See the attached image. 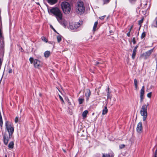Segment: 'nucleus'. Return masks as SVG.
<instances>
[{
  "label": "nucleus",
  "instance_id": "nucleus-1",
  "mask_svg": "<svg viewBox=\"0 0 157 157\" xmlns=\"http://www.w3.org/2000/svg\"><path fill=\"white\" fill-rule=\"evenodd\" d=\"M50 12L52 14L58 22L61 24L65 25V21L63 17V14L58 8L53 7L50 10Z\"/></svg>",
  "mask_w": 157,
  "mask_h": 157
},
{
  "label": "nucleus",
  "instance_id": "nucleus-2",
  "mask_svg": "<svg viewBox=\"0 0 157 157\" xmlns=\"http://www.w3.org/2000/svg\"><path fill=\"white\" fill-rule=\"evenodd\" d=\"M62 9L63 13L65 14L69 13L71 11V6L68 2H63L61 4Z\"/></svg>",
  "mask_w": 157,
  "mask_h": 157
},
{
  "label": "nucleus",
  "instance_id": "nucleus-3",
  "mask_svg": "<svg viewBox=\"0 0 157 157\" xmlns=\"http://www.w3.org/2000/svg\"><path fill=\"white\" fill-rule=\"evenodd\" d=\"M149 105L148 103H147V104H144L140 110V113L141 115L143 117L144 121H145L147 117V107Z\"/></svg>",
  "mask_w": 157,
  "mask_h": 157
},
{
  "label": "nucleus",
  "instance_id": "nucleus-4",
  "mask_svg": "<svg viewBox=\"0 0 157 157\" xmlns=\"http://www.w3.org/2000/svg\"><path fill=\"white\" fill-rule=\"evenodd\" d=\"M76 8L79 13H83L85 11V8L83 2L81 1H78L76 6Z\"/></svg>",
  "mask_w": 157,
  "mask_h": 157
},
{
  "label": "nucleus",
  "instance_id": "nucleus-5",
  "mask_svg": "<svg viewBox=\"0 0 157 157\" xmlns=\"http://www.w3.org/2000/svg\"><path fill=\"white\" fill-rule=\"evenodd\" d=\"M5 126L9 132L10 136H11L14 132L13 125L10 124L8 121H6L5 122Z\"/></svg>",
  "mask_w": 157,
  "mask_h": 157
},
{
  "label": "nucleus",
  "instance_id": "nucleus-6",
  "mask_svg": "<svg viewBox=\"0 0 157 157\" xmlns=\"http://www.w3.org/2000/svg\"><path fill=\"white\" fill-rule=\"evenodd\" d=\"M82 24V22L79 21L70 25H69V28L71 30L74 31L79 27Z\"/></svg>",
  "mask_w": 157,
  "mask_h": 157
},
{
  "label": "nucleus",
  "instance_id": "nucleus-7",
  "mask_svg": "<svg viewBox=\"0 0 157 157\" xmlns=\"http://www.w3.org/2000/svg\"><path fill=\"white\" fill-rule=\"evenodd\" d=\"M33 64L35 68H38L42 67L43 66L42 62L37 59H35L34 60Z\"/></svg>",
  "mask_w": 157,
  "mask_h": 157
},
{
  "label": "nucleus",
  "instance_id": "nucleus-8",
  "mask_svg": "<svg viewBox=\"0 0 157 157\" xmlns=\"http://www.w3.org/2000/svg\"><path fill=\"white\" fill-rule=\"evenodd\" d=\"M153 51V49H151L145 53H143L141 55V57H143L144 59H147L151 55Z\"/></svg>",
  "mask_w": 157,
  "mask_h": 157
},
{
  "label": "nucleus",
  "instance_id": "nucleus-9",
  "mask_svg": "<svg viewBox=\"0 0 157 157\" xmlns=\"http://www.w3.org/2000/svg\"><path fill=\"white\" fill-rule=\"evenodd\" d=\"M136 129L137 132L139 134L143 132V127L141 122L138 124Z\"/></svg>",
  "mask_w": 157,
  "mask_h": 157
},
{
  "label": "nucleus",
  "instance_id": "nucleus-10",
  "mask_svg": "<svg viewBox=\"0 0 157 157\" xmlns=\"http://www.w3.org/2000/svg\"><path fill=\"white\" fill-rule=\"evenodd\" d=\"M144 86H142L140 91V102L141 103L143 101V99L144 98Z\"/></svg>",
  "mask_w": 157,
  "mask_h": 157
},
{
  "label": "nucleus",
  "instance_id": "nucleus-11",
  "mask_svg": "<svg viewBox=\"0 0 157 157\" xmlns=\"http://www.w3.org/2000/svg\"><path fill=\"white\" fill-rule=\"evenodd\" d=\"M91 94V91L89 89H87L86 90V92L85 94V96L86 98V100H88Z\"/></svg>",
  "mask_w": 157,
  "mask_h": 157
},
{
  "label": "nucleus",
  "instance_id": "nucleus-12",
  "mask_svg": "<svg viewBox=\"0 0 157 157\" xmlns=\"http://www.w3.org/2000/svg\"><path fill=\"white\" fill-rule=\"evenodd\" d=\"M9 138L8 137H6L5 136H3V142L4 144L6 145L8 144Z\"/></svg>",
  "mask_w": 157,
  "mask_h": 157
},
{
  "label": "nucleus",
  "instance_id": "nucleus-13",
  "mask_svg": "<svg viewBox=\"0 0 157 157\" xmlns=\"http://www.w3.org/2000/svg\"><path fill=\"white\" fill-rule=\"evenodd\" d=\"M48 2L51 5H53L56 3L58 0H47Z\"/></svg>",
  "mask_w": 157,
  "mask_h": 157
},
{
  "label": "nucleus",
  "instance_id": "nucleus-14",
  "mask_svg": "<svg viewBox=\"0 0 157 157\" xmlns=\"http://www.w3.org/2000/svg\"><path fill=\"white\" fill-rule=\"evenodd\" d=\"M51 54V52L49 51H45L44 54V57L47 58L49 57Z\"/></svg>",
  "mask_w": 157,
  "mask_h": 157
},
{
  "label": "nucleus",
  "instance_id": "nucleus-15",
  "mask_svg": "<svg viewBox=\"0 0 157 157\" xmlns=\"http://www.w3.org/2000/svg\"><path fill=\"white\" fill-rule=\"evenodd\" d=\"M88 113V111L87 110L84 111L82 113V115L83 118H85L86 117Z\"/></svg>",
  "mask_w": 157,
  "mask_h": 157
},
{
  "label": "nucleus",
  "instance_id": "nucleus-16",
  "mask_svg": "<svg viewBox=\"0 0 157 157\" xmlns=\"http://www.w3.org/2000/svg\"><path fill=\"white\" fill-rule=\"evenodd\" d=\"M14 142L13 141L10 142L8 145V147L9 148L12 149L14 147Z\"/></svg>",
  "mask_w": 157,
  "mask_h": 157
},
{
  "label": "nucleus",
  "instance_id": "nucleus-17",
  "mask_svg": "<svg viewBox=\"0 0 157 157\" xmlns=\"http://www.w3.org/2000/svg\"><path fill=\"white\" fill-rule=\"evenodd\" d=\"M98 21H96L94 23V26L93 27V31L94 32L96 29V28H97V25L98 24Z\"/></svg>",
  "mask_w": 157,
  "mask_h": 157
},
{
  "label": "nucleus",
  "instance_id": "nucleus-18",
  "mask_svg": "<svg viewBox=\"0 0 157 157\" xmlns=\"http://www.w3.org/2000/svg\"><path fill=\"white\" fill-rule=\"evenodd\" d=\"M108 112V109H107V107H105L104 109H103L102 110V115H105Z\"/></svg>",
  "mask_w": 157,
  "mask_h": 157
},
{
  "label": "nucleus",
  "instance_id": "nucleus-19",
  "mask_svg": "<svg viewBox=\"0 0 157 157\" xmlns=\"http://www.w3.org/2000/svg\"><path fill=\"white\" fill-rule=\"evenodd\" d=\"M136 51L133 50V52L132 55V58L133 59H134L135 58V57L136 54Z\"/></svg>",
  "mask_w": 157,
  "mask_h": 157
},
{
  "label": "nucleus",
  "instance_id": "nucleus-20",
  "mask_svg": "<svg viewBox=\"0 0 157 157\" xmlns=\"http://www.w3.org/2000/svg\"><path fill=\"white\" fill-rule=\"evenodd\" d=\"M134 84L135 86L136 89H137L138 87V82L136 79H135L134 80Z\"/></svg>",
  "mask_w": 157,
  "mask_h": 157
},
{
  "label": "nucleus",
  "instance_id": "nucleus-21",
  "mask_svg": "<svg viewBox=\"0 0 157 157\" xmlns=\"http://www.w3.org/2000/svg\"><path fill=\"white\" fill-rule=\"evenodd\" d=\"M57 41L58 43L60 42L62 40L61 36L60 35H59L57 36Z\"/></svg>",
  "mask_w": 157,
  "mask_h": 157
},
{
  "label": "nucleus",
  "instance_id": "nucleus-22",
  "mask_svg": "<svg viewBox=\"0 0 157 157\" xmlns=\"http://www.w3.org/2000/svg\"><path fill=\"white\" fill-rule=\"evenodd\" d=\"M133 28V25H132L131 26H128L127 28H126V29L128 31V33H130L132 29Z\"/></svg>",
  "mask_w": 157,
  "mask_h": 157
},
{
  "label": "nucleus",
  "instance_id": "nucleus-23",
  "mask_svg": "<svg viewBox=\"0 0 157 157\" xmlns=\"http://www.w3.org/2000/svg\"><path fill=\"white\" fill-rule=\"evenodd\" d=\"M84 101V99L83 98H79L78 99V101L79 102V104H81L82 103L83 101Z\"/></svg>",
  "mask_w": 157,
  "mask_h": 157
},
{
  "label": "nucleus",
  "instance_id": "nucleus-24",
  "mask_svg": "<svg viewBox=\"0 0 157 157\" xmlns=\"http://www.w3.org/2000/svg\"><path fill=\"white\" fill-rule=\"evenodd\" d=\"M146 33L145 32H143L142 34H141V38L142 39L143 38H144L145 36H146Z\"/></svg>",
  "mask_w": 157,
  "mask_h": 157
},
{
  "label": "nucleus",
  "instance_id": "nucleus-25",
  "mask_svg": "<svg viewBox=\"0 0 157 157\" xmlns=\"http://www.w3.org/2000/svg\"><path fill=\"white\" fill-rule=\"evenodd\" d=\"M155 24L153 23L152 25L155 27H157V17H156L155 19Z\"/></svg>",
  "mask_w": 157,
  "mask_h": 157
},
{
  "label": "nucleus",
  "instance_id": "nucleus-26",
  "mask_svg": "<svg viewBox=\"0 0 157 157\" xmlns=\"http://www.w3.org/2000/svg\"><path fill=\"white\" fill-rule=\"evenodd\" d=\"M41 39L43 41L45 42L46 43L48 42V40L44 36H42L41 37Z\"/></svg>",
  "mask_w": 157,
  "mask_h": 157
},
{
  "label": "nucleus",
  "instance_id": "nucleus-27",
  "mask_svg": "<svg viewBox=\"0 0 157 157\" xmlns=\"http://www.w3.org/2000/svg\"><path fill=\"white\" fill-rule=\"evenodd\" d=\"M34 59H33V58L32 57H30L29 58V60L30 62V63L32 64V63H33L34 60Z\"/></svg>",
  "mask_w": 157,
  "mask_h": 157
},
{
  "label": "nucleus",
  "instance_id": "nucleus-28",
  "mask_svg": "<svg viewBox=\"0 0 157 157\" xmlns=\"http://www.w3.org/2000/svg\"><path fill=\"white\" fill-rule=\"evenodd\" d=\"M152 93L151 92H149L147 94V96L148 98H150L151 97Z\"/></svg>",
  "mask_w": 157,
  "mask_h": 157
},
{
  "label": "nucleus",
  "instance_id": "nucleus-29",
  "mask_svg": "<svg viewBox=\"0 0 157 157\" xmlns=\"http://www.w3.org/2000/svg\"><path fill=\"white\" fill-rule=\"evenodd\" d=\"M102 157H110V155L109 154H106L105 155L103 154Z\"/></svg>",
  "mask_w": 157,
  "mask_h": 157
},
{
  "label": "nucleus",
  "instance_id": "nucleus-30",
  "mask_svg": "<svg viewBox=\"0 0 157 157\" xmlns=\"http://www.w3.org/2000/svg\"><path fill=\"white\" fill-rule=\"evenodd\" d=\"M109 88L108 87L107 88V96L108 97L109 96V95L110 94V93L109 92Z\"/></svg>",
  "mask_w": 157,
  "mask_h": 157
},
{
  "label": "nucleus",
  "instance_id": "nucleus-31",
  "mask_svg": "<svg viewBox=\"0 0 157 157\" xmlns=\"http://www.w3.org/2000/svg\"><path fill=\"white\" fill-rule=\"evenodd\" d=\"M125 145L124 144H121L120 145L119 147L120 149H122L125 147Z\"/></svg>",
  "mask_w": 157,
  "mask_h": 157
},
{
  "label": "nucleus",
  "instance_id": "nucleus-32",
  "mask_svg": "<svg viewBox=\"0 0 157 157\" xmlns=\"http://www.w3.org/2000/svg\"><path fill=\"white\" fill-rule=\"evenodd\" d=\"M18 121V117H15V122L16 123H17Z\"/></svg>",
  "mask_w": 157,
  "mask_h": 157
},
{
  "label": "nucleus",
  "instance_id": "nucleus-33",
  "mask_svg": "<svg viewBox=\"0 0 157 157\" xmlns=\"http://www.w3.org/2000/svg\"><path fill=\"white\" fill-rule=\"evenodd\" d=\"M94 63H95V65H97L98 64H100L102 63H101V62H98L95 61H94Z\"/></svg>",
  "mask_w": 157,
  "mask_h": 157
},
{
  "label": "nucleus",
  "instance_id": "nucleus-34",
  "mask_svg": "<svg viewBox=\"0 0 157 157\" xmlns=\"http://www.w3.org/2000/svg\"><path fill=\"white\" fill-rule=\"evenodd\" d=\"M50 27L54 30V32L56 33L57 34H58V33L56 32V30L54 29V28L53 27V26L52 25H51Z\"/></svg>",
  "mask_w": 157,
  "mask_h": 157
},
{
  "label": "nucleus",
  "instance_id": "nucleus-35",
  "mask_svg": "<svg viewBox=\"0 0 157 157\" xmlns=\"http://www.w3.org/2000/svg\"><path fill=\"white\" fill-rule=\"evenodd\" d=\"M59 98L60 99V100L62 101V102L63 103H64V100H63V98H62V97L60 95H59Z\"/></svg>",
  "mask_w": 157,
  "mask_h": 157
},
{
  "label": "nucleus",
  "instance_id": "nucleus-36",
  "mask_svg": "<svg viewBox=\"0 0 157 157\" xmlns=\"http://www.w3.org/2000/svg\"><path fill=\"white\" fill-rule=\"evenodd\" d=\"M132 42L134 44H136V40H135V37H133L132 39Z\"/></svg>",
  "mask_w": 157,
  "mask_h": 157
},
{
  "label": "nucleus",
  "instance_id": "nucleus-37",
  "mask_svg": "<svg viewBox=\"0 0 157 157\" xmlns=\"http://www.w3.org/2000/svg\"><path fill=\"white\" fill-rule=\"evenodd\" d=\"M154 157H157V149L155 152Z\"/></svg>",
  "mask_w": 157,
  "mask_h": 157
},
{
  "label": "nucleus",
  "instance_id": "nucleus-38",
  "mask_svg": "<svg viewBox=\"0 0 157 157\" xmlns=\"http://www.w3.org/2000/svg\"><path fill=\"white\" fill-rule=\"evenodd\" d=\"M109 0H104L105 4L109 2Z\"/></svg>",
  "mask_w": 157,
  "mask_h": 157
},
{
  "label": "nucleus",
  "instance_id": "nucleus-39",
  "mask_svg": "<svg viewBox=\"0 0 157 157\" xmlns=\"http://www.w3.org/2000/svg\"><path fill=\"white\" fill-rule=\"evenodd\" d=\"M143 20H141L139 21V25H140L143 22Z\"/></svg>",
  "mask_w": 157,
  "mask_h": 157
},
{
  "label": "nucleus",
  "instance_id": "nucleus-40",
  "mask_svg": "<svg viewBox=\"0 0 157 157\" xmlns=\"http://www.w3.org/2000/svg\"><path fill=\"white\" fill-rule=\"evenodd\" d=\"M138 47V46H137V45L135 47V48H134V49H133V50H135V51H136L137 49V48Z\"/></svg>",
  "mask_w": 157,
  "mask_h": 157
},
{
  "label": "nucleus",
  "instance_id": "nucleus-41",
  "mask_svg": "<svg viewBox=\"0 0 157 157\" xmlns=\"http://www.w3.org/2000/svg\"><path fill=\"white\" fill-rule=\"evenodd\" d=\"M127 36L128 37H129L130 36V33H129L128 32L127 33Z\"/></svg>",
  "mask_w": 157,
  "mask_h": 157
},
{
  "label": "nucleus",
  "instance_id": "nucleus-42",
  "mask_svg": "<svg viewBox=\"0 0 157 157\" xmlns=\"http://www.w3.org/2000/svg\"><path fill=\"white\" fill-rule=\"evenodd\" d=\"M105 16H103L100 17V19H103L104 18Z\"/></svg>",
  "mask_w": 157,
  "mask_h": 157
},
{
  "label": "nucleus",
  "instance_id": "nucleus-43",
  "mask_svg": "<svg viewBox=\"0 0 157 157\" xmlns=\"http://www.w3.org/2000/svg\"><path fill=\"white\" fill-rule=\"evenodd\" d=\"M12 70L10 69L9 71V73H12Z\"/></svg>",
  "mask_w": 157,
  "mask_h": 157
},
{
  "label": "nucleus",
  "instance_id": "nucleus-44",
  "mask_svg": "<svg viewBox=\"0 0 157 157\" xmlns=\"http://www.w3.org/2000/svg\"><path fill=\"white\" fill-rule=\"evenodd\" d=\"M156 68H157V58L156 59Z\"/></svg>",
  "mask_w": 157,
  "mask_h": 157
},
{
  "label": "nucleus",
  "instance_id": "nucleus-45",
  "mask_svg": "<svg viewBox=\"0 0 157 157\" xmlns=\"http://www.w3.org/2000/svg\"><path fill=\"white\" fill-rule=\"evenodd\" d=\"M39 95L40 97H41L42 96V94L40 93H39Z\"/></svg>",
  "mask_w": 157,
  "mask_h": 157
},
{
  "label": "nucleus",
  "instance_id": "nucleus-46",
  "mask_svg": "<svg viewBox=\"0 0 157 157\" xmlns=\"http://www.w3.org/2000/svg\"><path fill=\"white\" fill-rule=\"evenodd\" d=\"M136 0H129L131 2H132L133 1H135Z\"/></svg>",
  "mask_w": 157,
  "mask_h": 157
},
{
  "label": "nucleus",
  "instance_id": "nucleus-47",
  "mask_svg": "<svg viewBox=\"0 0 157 157\" xmlns=\"http://www.w3.org/2000/svg\"><path fill=\"white\" fill-rule=\"evenodd\" d=\"M63 151L64 152H65H65H66V151H65L64 149H63Z\"/></svg>",
  "mask_w": 157,
  "mask_h": 157
},
{
  "label": "nucleus",
  "instance_id": "nucleus-48",
  "mask_svg": "<svg viewBox=\"0 0 157 157\" xmlns=\"http://www.w3.org/2000/svg\"><path fill=\"white\" fill-rule=\"evenodd\" d=\"M5 157H7V155H5Z\"/></svg>",
  "mask_w": 157,
  "mask_h": 157
},
{
  "label": "nucleus",
  "instance_id": "nucleus-49",
  "mask_svg": "<svg viewBox=\"0 0 157 157\" xmlns=\"http://www.w3.org/2000/svg\"><path fill=\"white\" fill-rule=\"evenodd\" d=\"M92 114L93 115L94 114V113H93Z\"/></svg>",
  "mask_w": 157,
  "mask_h": 157
},
{
  "label": "nucleus",
  "instance_id": "nucleus-50",
  "mask_svg": "<svg viewBox=\"0 0 157 157\" xmlns=\"http://www.w3.org/2000/svg\"><path fill=\"white\" fill-rule=\"evenodd\" d=\"M138 34H139V33H138Z\"/></svg>",
  "mask_w": 157,
  "mask_h": 157
}]
</instances>
